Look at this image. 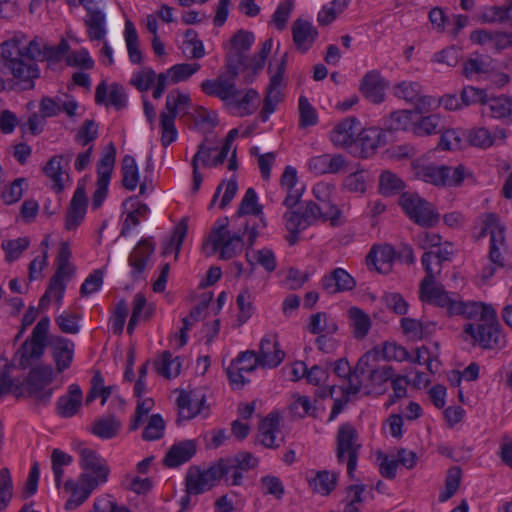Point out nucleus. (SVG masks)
<instances>
[{
	"instance_id": "obj_1",
	"label": "nucleus",
	"mask_w": 512,
	"mask_h": 512,
	"mask_svg": "<svg viewBox=\"0 0 512 512\" xmlns=\"http://www.w3.org/2000/svg\"><path fill=\"white\" fill-rule=\"evenodd\" d=\"M432 253H424L422 265L426 277L419 285V300L426 305L445 309L451 316L462 315L468 322L463 327V337L485 349L498 347L504 342V335L498 322L497 312L491 304L484 302H463L454 294L447 292L436 281L439 265L430 263Z\"/></svg>"
},
{
	"instance_id": "obj_2",
	"label": "nucleus",
	"mask_w": 512,
	"mask_h": 512,
	"mask_svg": "<svg viewBox=\"0 0 512 512\" xmlns=\"http://www.w3.org/2000/svg\"><path fill=\"white\" fill-rule=\"evenodd\" d=\"M46 40L36 36L28 43L25 36H14L1 44L3 65L16 78L21 89L34 88V80L40 75L39 67L33 61H42Z\"/></svg>"
},
{
	"instance_id": "obj_3",
	"label": "nucleus",
	"mask_w": 512,
	"mask_h": 512,
	"mask_svg": "<svg viewBox=\"0 0 512 512\" xmlns=\"http://www.w3.org/2000/svg\"><path fill=\"white\" fill-rule=\"evenodd\" d=\"M380 354L376 350L366 352L358 361L355 373L360 375L359 382L347 392V401L359 393L381 394L387 390L388 382L394 376L392 367L380 364Z\"/></svg>"
},
{
	"instance_id": "obj_4",
	"label": "nucleus",
	"mask_w": 512,
	"mask_h": 512,
	"mask_svg": "<svg viewBox=\"0 0 512 512\" xmlns=\"http://www.w3.org/2000/svg\"><path fill=\"white\" fill-rule=\"evenodd\" d=\"M489 235V260L478 272L477 278L481 284L488 283L498 268L503 266V251L505 249L504 227L494 214L481 216L473 229V236L482 239Z\"/></svg>"
},
{
	"instance_id": "obj_5",
	"label": "nucleus",
	"mask_w": 512,
	"mask_h": 512,
	"mask_svg": "<svg viewBox=\"0 0 512 512\" xmlns=\"http://www.w3.org/2000/svg\"><path fill=\"white\" fill-rule=\"evenodd\" d=\"M201 88L206 95L220 98L231 113L237 116L250 115L260 105V95L257 91L237 90L232 81L223 77L206 80L201 84Z\"/></svg>"
},
{
	"instance_id": "obj_6",
	"label": "nucleus",
	"mask_w": 512,
	"mask_h": 512,
	"mask_svg": "<svg viewBox=\"0 0 512 512\" xmlns=\"http://www.w3.org/2000/svg\"><path fill=\"white\" fill-rule=\"evenodd\" d=\"M372 350L379 352L380 361H410L418 365H425L431 373L437 372L440 367V349L437 343H430L418 348L414 357L406 348L395 342H386Z\"/></svg>"
},
{
	"instance_id": "obj_7",
	"label": "nucleus",
	"mask_w": 512,
	"mask_h": 512,
	"mask_svg": "<svg viewBox=\"0 0 512 512\" xmlns=\"http://www.w3.org/2000/svg\"><path fill=\"white\" fill-rule=\"evenodd\" d=\"M229 219L223 217L218 219L207 238L205 239L202 249L208 255L219 254V257L224 260L231 259L243 248V241L241 237L232 233L229 228Z\"/></svg>"
},
{
	"instance_id": "obj_8",
	"label": "nucleus",
	"mask_w": 512,
	"mask_h": 512,
	"mask_svg": "<svg viewBox=\"0 0 512 512\" xmlns=\"http://www.w3.org/2000/svg\"><path fill=\"white\" fill-rule=\"evenodd\" d=\"M153 167L150 163H146L140 171L138 167L130 162V193L136 192L133 197H144L152 190ZM149 215V208L142 199L132 202L130 195V223L137 224L146 220Z\"/></svg>"
},
{
	"instance_id": "obj_9",
	"label": "nucleus",
	"mask_w": 512,
	"mask_h": 512,
	"mask_svg": "<svg viewBox=\"0 0 512 512\" xmlns=\"http://www.w3.org/2000/svg\"><path fill=\"white\" fill-rule=\"evenodd\" d=\"M334 374L341 378L340 385H326L324 390L320 393L322 397H332L334 399V405L329 417V421L334 420L343 410V407L347 401V392L351 390L353 385L359 382L360 375H350L351 367L346 359H339L334 363L333 367Z\"/></svg>"
},
{
	"instance_id": "obj_10",
	"label": "nucleus",
	"mask_w": 512,
	"mask_h": 512,
	"mask_svg": "<svg viewBox=\"0 0 512 512\" xmlns=\"http://www.w3.org/2000/svg\"><path fill=\"white\" fill-rule=\"evenodd\" d=\"M287 65V53L282 52L276 55L269 65L270 82L267 88L264 106L262 111L263 121L272 115L278 104L283 100V90L286 86L285 70Z\"/></svg>"
},
{
	"instance_id": "obj_11",
	"label": "nucleus",
	"mask_w": 512,
	"mask_h": 512,
	"mask_svg": "<svg viewBox=\"0 0 512 512\" xmlns=\"http://www.w3.org/2000/svg\"><path fill=\"white\" fill-rule=\"evenodd\" d=\"M397 260L404 263H412L414 261L412 249L404 246L401 250L397 251L390 244L374 245L366 257V264L370 269L386 274L392 270Z\"/></svg>"
},
{
	"instance_id": "obj_12",
	"label": "nucleus",
	"mask_w": 512,
	"mask_h": 512,
	"mask_svg": "<svg viewBox=\"0 0 512 512\" xmlns=\"http://www.w3.org/2000/svg\"><path fill=\"white\" fill-rule=\"evenodd\" d=\"M240 131L237 128L231 129L226 138L225 142L222 146L221 151L213 156L214 151L206 146H201L198 152L194 155L193 158V168L199 169L200 167H212L217 166L222 163L225 158H229L228 168L230 170H235L237 165L234 159L235 157V147L233 146V142L236 137L239 135Z\"/></svg>"
},
{
	"instance_id": "obj_13",
	"label": "nucleus",
	"mask_w": 512,
	"mask_h": 512,
	"mask_svg": "<svg viewBox=\"0 0 512 512\" xmlns=\"http://www.w3.org/2000/svg\"><path fill=\"white\" fill-rule=\"evenodd\" d=\"M400 206L407 216L415 223L431 227L438 223L437 209L415 193H404L400 198Z\"/></svg>"
},
{
	"instance_id": "obj_14",
	"label": "nucleus",
	"mask_w": 512,
	"mask_h": 512,
	"mask_svg": "<svg viewBox=\"0 0 512 512\" xmlns=\"http://www.w3.org/2000/svg\"><path fill=\"white\" fill-rule=\"evenodd\" d=\"M400 206L407 216L415 223L431 227L438 223L437 209L415 193H404L400 198Z\"/></svg>"
},
{
	"instance_id": "obj_15",
	"label": "nucleus",
	"mask_w": 512,
	"mask_h": 512,
	"mask_svg": "<svg viewBox=\"0 0 512 512\" xmlns=\"http://www.w3.org/2000/svg\"><path fill=\"white\" fill-rule=\"evenodd\" d=\"M400 206L407 216L415 223L431 227L438 223L437 209L415 193H404L400 198Z\"/></svg>"
},
{
	"instance_id": "obj_16",
	"label": "nucleus",
	"mask_w": 512,
	"mask_h": 512,
	"mask_svg": "<svg viewBox=\"0 0 512 512\" xmlns=\"http://www.w3.org/2000/svg\"><path fill=\"white\" fill-rule=\"evenodd\" d=\"M400 206L407 216L415 223L431 227L438 223L437 209L415 193H404L400 198Z\"/></svg>"
},
{
	"instance_id": "obj_17",
	"label": "nucleus",
	"mask_w": 512,
	"mask_h": 512,
	"mask_svg": "<svg viewBox=\"0 0 512 512\" xmlns=\"http://www.w3.org/2000/svg\"><path fill=\"white\" fill-rule=\"evenodd\" d=\"M71 7L83 6L87 12L84 23L91 40H102L106 35L104 0H65Z\"/></svg>"
},
{
	"instance_id": "obj_18",
	"label": "nucleus",
	"mask_w": 512,
	"mask_h": 512,
	"mask_svg": "<svg viewBox=\"0 0 512 512\" xmlns=\"http://www.w3.org/2000/svg\"><path fill=\"white\" fill-rule=\"evenodd\" d=\"M53 369L49 365H39L32 368L26 379L27 392L36 402L46 405L53 394L51 383Z\"/></svg>"
},
{
	"instance_id": "obj_19",
	"label": "nucleus",
	"mask_w": 512,
	"mask_h": 512,
	"mask_svg": "<svg viewBox=\"0 0 512 512\" xmlns=\"http://www.w3.org/2000/svg\"><path fill=\"white\" fill-rule=\"evenodd\" d=\"M116 150L113 143H109L103 150L97 164L96 190L92 197V208L98 209L104 202L115 163Z\"/></svg>"
},
{
	"instance_id": "obj_20",
	"label": "nucleus",
	"mask_w": 512,
	"mask_h": 512,
	"mask_svg": "<svg viewBox=\"0 0 512 512\" xmlns=\"http://www.w3.org/2000/svg\"><path fill=\"white\" fill-rule=\"evenodd\" d=\"M225 476V466L220 460L206 469L190 468L187 474V489L190 493H201L217 485Z\"/></svg>"
},
{
	"instance_id": "obj_21",
	"label": "nucleus",
	"mask_w": 512,
	"mask_h": 512,
	"mask_svg": "<svg viewBox=\"0 0 512 512\" xmlns=\"http://www.w3.org/2000/svg\"><path fill=\"white\" fill-rule=\"evenodd\" d=\"M260 366L257 355L252 351L240 353L228 365L226 372L230 385L233 389H241L247 382L249 376Z\"/></svg>"
},
{
	"instance_id": "obj_22",
	"label": "nucleus",
	"mask_w": 512,
	"mask_h": 512,
	"mask_svg": "<svg viewBox=\"0 0 512 512\" xmlns=\"http://www.w3.org/2000/svg\"><path fill=\"white\" fill-rule=\"evenodd\" d=\"M360 443L356 430L348 425H342L337 435V456L340 461H347V469L349 473L356 468V456Z\"/></svg>"
},
{
	"instance_id": "obj_23",
	"label": "nucleus",
	"mask_w": 512,
	"mask_h": 512,
	"mask_svg": "<svg viewBox=\"0 0 512 512\" xmlns=\"http://www.w3.org/2000/svg\"><path fill=\"white\" fill-rule=\"evenodd\" d=\"M178 415L180 420H191L205 412L206 393L203 389L182 390L177 397Z\"/></svg>"
},
{
	"instance_id": "obj_24",
	"label": "nucleus",
	"mask_w": 512,
	"mask_h": 512,
	"mask_svg": "<svg viewBox=\"0 0 512 512\" xmlns=\"http://www.w3.org/2000/svg\"><path fill=\"white\" fill-rule=\"evenodd\" d=\"M294 208H288L284 216L285 227L290 233L289 241L292 244L296 241L297 234L308 227L313 221L319 219L318 213L320 214V208L314 203L307 204L303 211L300 207Z\"/></svg>"
},
{
	"instance_id": "obj_25",
	"label": "nucleus",
	"mask_w": 512,
	"mask_h": 512,
	"mask_svg": "<svg viewBox=\"0 0 512 512\" xmlns=\"http://www.w3.org/2000/svg\"><path fill=\"white\" fill-rule=\"evenodd\" d=\"M225 466V475L233 485L241 484L244 473L255 469L259 464V458L249 452H240L232 457L220 459Z\"/></svg>"
},
{
	"instance_id": "obj_26",
	"label": "nucleus",
	"mask_w": 512,
	"mask_h": 512,
	"mask_svg": "<svg viewBox=\"0 0 512 512\" xmlns=\"http://www.w3.org/2000/svg\"><path fill=\"white\" fill-rule=\"evenodd\" d=\"M274 47V41L272 38L267 39L259 52L258 55L251 58L247 64H243L241 61L239 65L232 63L231 61L227 64L228 72L232 76L242 74L244 79L252 81L254 77L262 71L265 66L266 58L271 53Z\"/></svg>"
},
{
	"instance_id": "obj_27",
	"label": "nucleus",
	"mask_w": 512,
	"mask_h": 512,
	"mask_svg": "<svg viewBox=\"0 0 512 512\" xmlns=\"http://www.w3.org/2000/svg\"><path fill=\"white\" fill-rule=\"evenodd\" d=\"M147 374L146 366L140 369V377L134 384L135 397V418L130 429L137 428L144 420L147 419L149 412L154 408L155 402L147 393V385L145 376Z\"/></svg>"
},
{
	"instance_id": "obj_28",
	"label": "nucleus",
	"mask_w": 512,
	"mask_h": 512,
	"mask_svg": "<svg viewBox=\"0 0 512 512\" xmlns=\"http://www.w3.org/2000/svg\"><path fill=\"white\" fill-rule=\"evenodd\" d=\"M71 250L67 242L61 243L56 262L57 270L50 279V291H55V300L60 304L62 302L65 283L64 278L71 276L73 269L70 265Z\"/></svg>"
},
{
	"instance_id": "obj_29",
	"label": "nucleus",
	"mask_w": 512,
	"mask_h": 512,
	"mask_svg": "<svg viewBox=\"0 0 512 512\" xmlns=\"http://www.w3.org/2000/svg\"><path fill=\"white\" fill-rule=\"evenodd\" d=\"M79 453L80 466L83 470L81 474H88V478L95 480L99 485L105 483L109 475V468L106 461L94 450L87 447L80 448Z\"/></svg>"
},
{
	"instance_id": "obj_30",
	"label": "nucleus",
	"mask_w": 512,
	"mask_h": 512,
	"mask_svg": "<svg viewBox=\"0 0 512 512\" xmlns=\"http://www.w3.org/2000/svg\"><path fill=\"white\" fill-rule=\"evenodd\" d=\"M99 484L95 480H90L88 474H80L78 480H67L64 487L71 493L69 499L65 503L66 510H73L82 505L90 496L92 491Z\"/></svg>"
},
{
	"instance_id": "obj_31",
	"label": "nucleus",
	"mask_w": 512,
	"mask_h": 512,
	"mask_svg": "<svg viewBox=\"0 0 512 512\" xmlns=\"http://www.w3.org/2000/svg\"><path fill=\"white\" fill-rule=\"evenodd\" d=\"M256 355L260 367L267 369L278 367L285 358V352L275 334H267L261 339L259 353Z\"/></svg>"
},
{
	"instance_id": "obj_32",
	"label": "nucleus",
	"mask_w": 512,
	"mask_h": 512,
	"mask_svg": "<svg viewBox=\"0 0 512 512\" xmlns=\"http://www.w3.org/2000/svg\"><path fill=\"white\" fill-rule=\"evenodd\" d=\"M280 188L285 193L284 205L287 208L296 207L305 191V186L299 181L295 167H285L280 180Z\"/></svg>"
},
{
	"instance_id": "obj_33",
	"label": "nucleus",
	"mask_w": 512,
	"mask_h": 512,
	"mask_svg": "<svg viewBox=\"0 0 512 512\" xmlns=\"http://www.w3.org/2000/svg\"><path fill=\"white\" fill-rule=\"evenodd\" d=\"M154 244L148 239L140 240L130 252V274L142 275L153 264Z\"/></svg>"
},
{
	"instance_id": "obj_34",
	"label": "nucleus",
	"mask_w": 512,
	"mask_h": 512,
	"mask_svg": "<svg viewBox=\"0 0 512 512\" xmlns=\"http://www.w3.org/2000/svg\"><path fill=\"white\" fill-rule=\"evenodd\" d=\"M360 124L354 118H347L336 124L330 133V140L337 147L347 148L356 144Z\"/></svg>"
},
{
	"instance_id": "obj_35",
	"label": "nucleus",
	"mask_w": 512,
	"mask_h": 512,
	"mask_svg": "<svg viewBox=\"0 0 512 512\" xmlns=\"http://www.w3.org/2000/svg\"><path fill=\"white\" fill-rule=\"evenodd\" d=\"M86 207L87 197L85 186L79 183L67 211L65 221V228L67 230H74L80 225L85 217Z\"/></svg>"
},
{
	"instance_id": "obj_36",
	"label": "nucleus",
	"mask_w": 512,
	"mask_h": 512,
	"mask_svg": "<svg viewBox=\"0 0 512 512\" xmlns=\"http://www.w3.org/2000/svg\"><path fill=\"white\" fill-rule=\"evenodd\" d=\"M255 42V35L253 32L245 29H240L235 32L229 39L223 42V49L228 56V62L233 63V58L241 59V55L247 52Z\"/></svg>"
},
{
	"instance_id": "obj_37",
	"label": "nucleus",
	"mask_w": 512,
	"mask_h": 512,
	"mask_svg": "<svg viewBox=\"0 0 512 512\" xmlns=\"http://www.w3.org/2000/svg\"><path fill=\"white\" fill-rule=\"evenodd\" d=\"M323 289L330 293L336 294L354 289L356 286L355 279L343 268H335L322 278Z\"/></svg>"
},
{
	"instance_id": "obj_38",
	"label": "nucleus",
	"mask_w": 512,
	"mask_h": 512,
	"mask_svg": "<svg viewBox=\"0 0 512 512\" xmlns=\"http://www.w3.org/2000/svg\"><path fill=\"white\" fill-rule=\"evenodd\" d=\"M470 39L473 43L489 50H502L512 45V35L479 29L474 31Z\"/></svg>"
},
{
	"instance_id": "obj_39",
	"label": "nucleus",
	"mask_w": 512,
	"mask_h": 512,
	"mask_svg": "<svg viewBox=\"0 0 512 512\" xmlns=\"http://www.w3.org/2000/svg\"><path fill=\"white\" fill-rule=\"evenodd\" d=\"M387 84L377 71L365 74L360 84L362 94L373 103H381L385 98Z\"/></svg>"
},
{
	"instance_id": "obj_40",
	"label": "nucleus",
	"mask_w": 512,
	"mask_h": 512,
	"mask_svg": "<svg viewBox=\"0 0 512 512\" xmlns=\"http://www.w3.org/2000/svg\"><path fill=\"white\" fill-rule=\"evenodd\" d=\"M324 387L318 392L317 397L312 399L306 395L295 394L290 403V410L294 416L304 418L306 416L315 417L318 413L324 410V405L320 402V393Z\"/></svg>"
},
{
	"instance_id": "obj_41",
	"label": "nucleus",
	"mask_w": 512,
	"mask_h": 512,
	"mask_svg": "<svg viewBox=\"0 0 512 512\" xmlns=\"http://www.w3.org/2000/svg\"><path fill=\"white\" fill-rule=\"evenodd\" d=\"M82 398L83 394L79 385L71 384L68 387L67 393L61 396L56 403L58 415L63 418H70L76 415L80 410Z\"/></svg>"
},
{
	"instance_id": "obj_42",
	"label": "nucleus",
	"mask_w": 512,
	"mask_h": 512,
	"mask_svg": "<svg viewBox=\"0 0 512 512\" xmlns=\"http://www.w3.org/2000/svg\"><path fill=\"white\" fill-rule=\"evenodd\" d=\"M412 168L417 179L444 187V165L428 164L424 159H417L413 161Z\"/></svg>"
},
{
	"instance_id": "obj_43",
	"label": "nucleus",
	"mask_w": 512,
	"mask_h": 512,
	"mask_svg": "<svg viewBox=\"0 0 512 512\" xmlns=\"http://www.w3.org/2000/svg\"><path fill=\"white\" fill-rule=\"evenodd\" d=\"M257 442L266 448H276L280 445L278 416L268 415L261 421L257 433Z\"/></svg>"
},
{
	"instance_id": "obj_44",
	"label": "nucleus",
	"mask_w": 512,
	"mask_h": 512,
	"mask_svg": "<svg viewBox=\"0 0 512 512\" xmlns=\"http://www.w3.org/2000/svg\"><path fill=\"white\" fill-rule=\"evenodd\" d=\"M293 41L301 52L308 51L317 38V30L312 22L299 19L292 27Z\"/></svg>"
},
{
	"instance_id": "obj_45",
	"label": "nucleus",
	"mask_w": 512,
	"mask_h": 512,
	"mask_svg": "<svg viewBox=\"0 0 512 512\" xmlns=\"http://www.w3.org/2000/svg\"><path fill=\"white\" fill-rule=\"evenodd\" d=\"M51 346L57 371L61 373L71 365L74 343L64 337L56 336L52 338Z\"/></svg>"
},
{
	"instance_id": "obj_46",
	"label": "nucleus",
	"mask_w": 512,
	"mask_h": 512,
	"mask_svg": "<svg viewBox=\"0 0 512 512\" xmlns=\"http://www.w3.org/2000/svg\"><path fill=\"white\" fill-rule=\"evenodd\" d=\"M385 142V133L383 130L371 127L362 130L357 137L356 145L364 157L372 155L376 149Z\"/></svg>"
},
{
	"instance_id": "obj_47",
	"label": "nucleus",
	"mask_w": 512,
	"mask_h": 512,
	"mask_svg": "<svg viewBox=\"0 0 512 512\" xmlns=\"http://www.w3.org/2000/svg\"><path fill=\"white\" fill-rule=\"evenodd\" d=\"M190 106L191 98L189 93L174 89L168 93L165 109L161 112V115L173 116V119H176L177 116L185 115Z\"/></svg>"
},
{
	"instance_id": "obj_48",
	"label": "nucleus",
	"mask_w": 512,
	"mask_h": 512,
	"mask_svg": "<svg viewBox=\"0 0 512 512\" xmlns=\"http://www.w3.org/2000/svg\"><path fill=\"white\" fill-rule=\"evenodd\" d=\"M196 453V443L193 440H184L175 443L168 450L164 463L168 467H177L189 461Z\"/></svg>"
},
{
	"instance_id": "obj_49",
	"label": "nucleus",
	"mask_w": 512,
	"mask_h": 512,
	"mask_svg": "<svg viewBox=\"0 0 512 512\" xmlns=\"http://www.w3.org/2000/svg\"><path fill=\"white\" fill-rule=\"evenodd\" d=\"M344 167V159L339 155L323 154L308 161V169L316 175L339 172Z\"/></svg>"
},
{
	"instance_id": "obj_50",
	"label": "nucleus",
	"mask_w": 512,
	"mask_h": 512,
	"mask_svg": "<svg viewBox=\"0 0 512 512\" xmlns=\"http://www.w3.org/2000/svg\"><path fill=\"white\" fill-rule=\"evenodd\" d=\"M486 111L491 118L512 125V97L501 95L490 98Z\"/></svg>"
},
{
	"instance_id": "obj_51",
	"label": "nucleus",
	"mask_w": 512,
	"mask_h": 512,
	"mask_svg": "<svg viewBox=\"0 0 512 512\" xmlns=\"http://www.w3.org/2000/svg\"><path fill=\"white\" fill-rule=\"evenodd\" d=\"M306 479L310 488L323 496L330 494L337 484V475L326 470L311 471L307 474Z\"/></svg>"
},
{
	"instance_id": "obj_52",
	"label": "nucleus",
	"mask_w": 512,
	"mask_h": 512,
	"mask_svg": "<svg viewBox=\"0 0 512 512\" xmlns=\"http://www.w3.org/2000/svg\"><path fill=\"white\" fill-rule=\"evenodd\" d=\"M306 329L313 335L335 334L339 327L336 320L325 312H316L309 316L306 322Z\"/></svg>"
},
{
	"instance_id": "obj_53",
	"label": "nucleus",
	"mask_w": 512,
	"mask_h": 512,
	"mask_svg": "<svg viewBox=\"0 0 512 512\" xmlns=\"http://www.w3.org/2000/svg\"><path fill=\"white\" fill-rule=\"evenodd\" d=\"M188 231V223L186 219H182L178 222L171 234L164 240L162 246V253L165 256L174 255V258L177 259L182 243L187 235Z\"/></svg>"
},
{
	"instance_id": "obj_54",
	"label": "nucleus",
	"mask_w": 512,
	"mask_h": 512,
	"mask_svg": "<svg viewBox=\"0 0 512 512\" xmlns=\"http://www.w3.org/2000/svg\"><path fill=\"white\" fill-rule=\"evenodd\" d=\"M332 190V186L324 182L316 184L313 188L315 197L320 201L319 205L315 204L318 208H320V215L318 214L319 219L334 220L337 217V208L333 205H330L329 203Z\"/></svg>"
},
{
	"instance_id": "obj_55",
	"label": "nucleus",
	"mask_w": 512,
	"mask_h": 512,
	"mask_svg": "<svg viewBox=\"0 0 512 512\" xmlns=\"http://www.w3.org/2000/svg\"><path fill=\"white\" fill-rule=\"evenodd\" d=\"M238 191V184L234 177L223 180L217 187L213 198L209 204V208L224 209L230 204Z\"/></svg>"
},
{
	"instance_id": "obj_56",
	"label": "nucleus",
	"mask_w": 512,
	"mask_h": 512,
	"mask_svg": "<svg viewBox=\"0 0 512 512\" xmlns=\"http://www.w3.org/2000/svg\"><path fill=\"white\" fill-rule=\"evenodd\" d=\"M131 310L130 330L148 321L154 313V306L147 301L144 295L136 294L132 302Z\"/></svg>"
},
{
	"instance_id": "obj_57",
	"label": "nucleus",
	"mask_w": 512,
	"mask_h": 512,
	"mask_svg": "<svg viewBox=\"0 0 512 512\" xmlns=\"http://www.w3.org/2000/svg\"><path fill=\"white\" fill-rule=\"evenodd\" d=\"M400 326L403 334L407 339L412 341L423 339L425 336L429 335L434 328L433 324L424 323L421 320L410 317H403L400 320Z\"/></svg>"
},
{
	"instance_id": "obj_58",
	"label": "nucleus",
	"mask_w": 512,
	"mask_h": 512,
	"mask_svg": "<svg viewBox=\"0 0 512 512\" xmlns=\"http://www.w3.org/2000/svg\"><path fill=\"white\" fill-rule=\"evenodd\" d=\"M371 498V490L362 484H355L348 488L344 500L343 512H359L363 503Z\"/></svg>"
},
{
	"instance_id": "obj_59",
	"label": "nucleus",
	"mask_w": 512,
	"mask_h": 512,
	"mask_svg": "<svg viewBox=\"0 0 512 512\" xmlns=\"http://www.w3.org/2000/svg\"><path fill=\"white\" fill-rule=\"evenodd\" d=\"M429 383L428 377L419 372H415V375L406 374L405 376L395 375L391 379V385L394 390V394L397 398H401L406 394V385L411 384L417 388L426 387Z\"/></svg>"
},
{
	"instance_id": "obj_60",
	"label": "nucleus",
	"mask_w": 512,
	"mask_h": 512,
	"mask_svg": "<svg viewBox=\"0 0 512 512\" xmlns=\"http://www.w3.org/2000/svg\"><path fill=\"white\" fill-rule=\"evenodd\" d=\"M121 426L120 420L110 415L94 420L91 424L90 431L101 439H111L118 434Z\"/></svg>"
},
{
	"instance_id": "obj_61",
	"label": "nucleus",
	"mask_w": 512,
	"mask_h": 512,
	"mask_svg": "<svg viewBox=\"0 0 512 512\" xmlns=\"http://www.w3.org/2000/svg\"><path fill=\"white\" fill-rule=\"evenodd\" d=\"M350 0H332L324 4L318 12L317 21L327 26L337 20L348 8Z\"/></svg>"
},
{
	"instance_id": "obj_62",
	"label": "nucleus",
	"mask_w": 512,
	"mask_h": 512,
	"mask_svg": "<svg viewBox=\"0 0 512 512\" xmlns=\"http://www.w3.org/2000/svg\"><path fill=\"white\" fill-rule=\"evenodd\" d=\"M349 324L353 334L358 339H363L371 328V319L368 314L358 307H351L347 311Z\"/></svg>"
},
{
	"instance_id": "obj_63",
	"label": "nucleus",
	"mask_w": 512,
	"mask_h": 512,
	"mask_svg": "<svg viewBox=\"0 0 512 512\" xmlns=\"http://www.w3.org/2000/svg\"><path fill=\"white\" fill-rule=\"evenodd\" d=\"M200 69L198 63H179L171 66L166 72L161 73L162 79H167L170 84L187 81Z\"/></svg>"
},
{
	"instance_id": "obj_64",
	"label": "nucleus",
	"mask_w": 512,
	"mask_h": 512,
	"mask_svg": "<svg viewBox=\"0 0 512 512\" xmlns=\"http://www.w3.org/2000/svg\"><path fill=\"white\" fill-rule=\"evenodd\" d=\"M182 37L179 48L184 54H188L190 57L196 59L203 58L206 55L204 43L195 30H186Z\"/></svg>"
}]
</instances>
